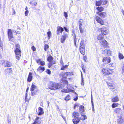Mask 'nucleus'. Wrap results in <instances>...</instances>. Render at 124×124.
Returning a JSON list of instances; mask_svg holds the SVG:
<instances>
[{
  "instance_id": "f257e3e1",
  "label": "nucleus",
  "mask_w": 124,
  "mask_h": 124,
  "mask_svg": "<svg viewBox=\"0 0 124 124\" xmlns=\"http://www.w3.org/2000/svg\"><path fill=\"white\" fill-rule=\"evenodd\" d=\"M99 30L101 31V33L102 34H100L98 35L97 37V39L98 40H100V42L101 40L104 39H103V35H106L108 33V30L106 29L105 27H104L101 28H100Z\"/></svg>"
},
{
  "instance_id": "f03ea898",
  "label": "nucleus",
  "mask_w": 124,
  "mask_h": 124,
  "mask_svg": "<svg viewBox=\"0 0 124 124\" xmlns=\"http://www.w3.org/2000/svg\"><path fill=\"white\" fill-rule=\"evenodd\" d=\"M16 48L14 51L16 57L17 59L19 60L21 57V50L20 45L18 44H16L15 45Z\"/></svg>"
},
{
  "instance_id": "7ed1b4c3",
  "label": "nucleus",
  "mask_w": 124,
  "mask_h": 124,
  "mask_svg": "<svg viewBox=\"0 0 124 124\" xmlns=\"http://www.w3.org/2000/svg\"><path fill=\"white\" fill-rule=\"evenodd\" d=\"M49 88L51 90H55L59 88V84L52 82H50L48 85Z\"/></svg>"
},
{
  "instance_id": "20e7f679",
  "label": "nucleus",
  "mask_w": 124,
  "mask_h": 124,
  "mask_svg": "<svg viewBox=\"0 0 124 124\" xmlns=\"http://www.w3.org/2000/svg\"><path fill=\"white\" fill-rule=\"evenodd\" d=\"M72 116L74 117V118L73 120L74 124H77L79 122L80 120L79 113L77 112H74L72 114Z\"/></svg>"
},
{
  "instance_id": "39448f33",
  "label": "nucleus",
  "mask_w": 124,
  "mask_h": 124,
  "mask_svg": "<svg viewBox=\"0 0 124 124\" xmlns=\"http://www.w3.org/2000/svg\"><path fill=\"white\" fill-rule=\"evenodd\" d=\"M85 45L84 44V40H82L79 46V50L80 52L83 54L84 55L85 54Z\"/></svg>"
},
{
  "instance_id": "423d86ee",
  "label": "nucleus",
  "mask_w": 124,
  "mask_h": 124,
  "mask_svg": "<svg viewBox=\"0 0 124 124\" xmlns=\"http://www.w3.org/2000/svg\"><path fill=\"white\" fill-rule=\"evenodd\" d=\"M34 83H33L30 88L31 91V94L32 96H34L36 94L38 91L37 87L34 85Z\"/></svg>"
},
{
  "instance_id": "0eeeda50",
  "label": "nucleus",
  "mask_w": 124,
  "mask_h": 124,
  "mask_svg": "<svg viewBox=\"0 0 124 124\" xmlns=\"http://www.w3.org/2000/svg\"><path fill=\"white\" fill-rule=\"evenodd\" d=\"M8 35L9 40L12 42H14L15 39L13 37V36L11 29H9L8 30Z\"/></svg>"
},
{
  "instance_id": "6e6552de",
  "label": "nucleus",
  "mask_w": 124,
  "mask_h": 124,
  "mask_svg": "<svg viewBox=\"0 0 124 124\" xmlns=\"http://www.w3.org/2000/svg\"><path fill=\"white\" fill-rule=\"evenodd\" d=\"M102 72L104 75L109 74L112 73V71L108 69H103L101 70Z\"/></svg>"
},
{
  "instance_id": "1a4fd4ad",
  "label": "nucleus",
  "mask_w": 124,
  "mask_h": 124,
  "mask_svg": "<svg viewBox=\"0 0 124 124\" xmlns=\"http://www.w3.org/2000/svg\"><path fill=\"white\" fill-rule=\"evenodd\" d=\"M110 61V58L109 57H104L103 58V62L105 64H108Z\"/></svg>"
},
{
  "instance_id": "9d476101",
  "label": "nucleus",
  "mask_w": 124,
  "mask_h": 124,
  "mask_svg": "<svg viewBox=\"0 0 124 124\" xmlns=\"http://www.w3.org/2000/svg\"><path fill=\"white\" fill-rule=\"evenodd\" d=\"M95 19L98 23L100 24L101 25L103 24V21L99 17L97 16L95 18Z\"/></svg>"
},
{
  "instance_id": "9b49d317",
  "label": "nucleus",
  "mask_w": 124,
  "mask_h": 124,
  "mask_svg": "<svg viewBox=\"0 0 124 124\" xmlns=\"http://www.w3.org/2000/svg\"><path fill=\"white\" fill-rule=\"evenodd\" d=\"M68 88V89H62V91L63 92H65V93H69V92H72V93H74L75 94H76V93H74L75 91L74 90H72L70 89H68V88Z\"/></svg>"
},
{
  "instance_id": "f8f14e48",
  "label": "nucleus",
  "mask_w": 124,
  "mask_h": 124,
  "mask_svg": "<svg viewBox=\"0 0 124 124\" xmlns=\"http://www.w3.org/2000/svg\"><path fill=\"white\" fill-rule=\"evenodd\" d=\"M63 28L59 26L57 27V33L58 35H59L60 33H61L63 31Z\"/></svg>"
},
{
  "instance_id": "ddd939ff",
  "label": "nucleus",
  "mask_w": 124,
  "mask_h": 124,
  "mask_svg": "<svg viewBox=\"0 0 124 124\" xmlns=\"http://www.w3.org/2000/svg\"><path fill=\"white\" fill-rule=\"evenodd\" d=\"M96 13L98 14L101 18H104L106 17V14L105 12L99 13V12H97Z\"/></svg>"
},
{
  "instance_id": "4468645a",
  "label": "nucleus",
  "mask_w": 124,
  "mask_h": 124,
  "mask_svg": "<svg viewBox=\"0 0 124 124\" xmlns=\"http://www.w3.org/2000/svg\"><path fill=\"white\" fill-rule=\"evenodd\" d=\"M100 43L103 46V47H105L107 45V42L105 39L102 40L100 41Z\"/></svg>"
},
{
  "instance_id": "2eb2a0df",
  "label": "nucleus",
  "mask_w": 124,
  "mask_h": 124,
  "mask_svg": "<svg viewBox=\"0 0 124 124\" xmlns=\"http://www.w3.org/2000/svg\"><path fill=\"white\" fill-rule=\"evenodd\" d=\"M68 37V35L67 34H64L62 35V37L61 39V42L62 43H63L66 39V38Z\"/></svg>"
},
{
  "instance_id": "dca6fc26",
  "label": "nucleus",
  "mask_w": 124,
  "mask_h": 124,
  "mask_svg": "<svg viewBox=\"0 0 124 124\" xmlns=\"http://www.w3.org/2000/svg\"><path fill=\"white\" fill-rule=\"evenodd\" d=\"M32 73L30 72L27 81L28 82H30L32 80Z\"/></svg>"
},
{
  "instance_id": "f3484780",
  "label": "nucleus",
  "mask_w": 124,
  "mask_h": 124,
  "mask_svg": "<svg viewBox=\"0 0 124 124\" xmlns=\"http://www.w3.org/2000/svg\"><path fill=\"white\" fill-rule=\"evenodd\" d=\"M38 115H41L43 114L44 112L43 111V108L40 107H39L38 109Z\"/></svg>"
},
{
  "instance_id": "a211bd4d",
  "label": "nucleus",
  "mask_w": 124,
  "mask_h": 124,
  "mask_svg": "<svg viewBox=\"0 0 124 124\" xmlns=\"http://www.w3.org/2000/svg\"><path fill=\"white\" fill-rule=\"evenodd\" d=\"M39 119V117H37L35 121L32 124H36L37 123V124H41V123L40 121H39L38 120Z\"/></svg>"
},
{
  "instance_id": "6ab92c4d",
  "label": "nucleus",
  "mask_w": 124,
  "mask_h": 124,
  "mask_svg": "<svg viewBox=\"0 0 124 124\" xmlns=\"http://www.w3.org/2000/svg\"><path fill=\"white\" fill-rule=\"evenodd\" d=\"M30 4L31 5L32 7H35L37 3L35 1H32L30 2Z\"/></svg>"
},
{
  "instance_id": "aec40b11",
  "label": "nucleus",
  "mask_w": 124,
  "mask_h": 124,
  "mask_svg": "<svg viewBox=\"0 0 124 124\" xmlns=\"http://www.w3.org/2000/svg\"><path fill=\"white\" fill-rule=\"evenodd\" d=\"M12 63L9 61H7L6 62V65H5V67H9L12 66Z\"/></svg>"
},
{
  "instance_id": "412c9836",
  "label": "nucleus",
  "mask_w": 124,
  "mask_h": 124,
  "mask_svg": "<svg viewBox=\"0 0 124 124\" xmlns=\"http://www.w3.org/2000/svg\"><path fill=\"white\" fill-rule=\"evenodd\" d=\"M119 101V98L117 96H116L113 98L111 99V101L112 102H116Z\"/></svg>"
},
{
  "instance_id": "4be33fe9",
  "label": "nucleus",
  "mask_w": 124,
  "mask_h": 124,
  "mask_svg": "<svg viewBox=\"0 0 124 124\" xmlns=\"http://www.w3.org/2000/svg\"><path fill=\"white\" fill-rule=\"evenodd\" d=\"M117 122L119 124L123 123L124 122V119L123 118L121 117L117 120Z\"/></svg>"
},
{
  "instance_id": "5701e85b",
  "label": "nucleus",
  "mask_w": 124,
  "mask_h": 124,
  "mask_svg": "<svg viewBox=\"0 0 124 124\" xmlns=\"http://www.w3.org/2000/svg\"><path fill=\"white\" fill-rule=\"evenodd\" d=\"M121 109L120 108H116L115 109L114 111L116 113H120L121 111Z\"/></svg>"
},
{
  "instance_id": "b1692460",
  "label": "nucleus",
  "mask_w": 124,
  "mask_h": 124,
  "mask_svg": "<svg viewBox=\"0 0 124 124\" xmlns=\"http://www.w3.org/2000/svg\"><path fill=\"white\" fill-rule=\"evenodd\" d=\"M84 21L82 19H80L78 21L79 27H82V23H83Z\"/></svg>"
},
{
  "instance_id": "393cba45",
  "label": "nucleus",
  "mask_w": 124,
  "mask_h": 124,
  "mask_svg": "<svg viewBox=\"0 0 124 124\" xmlns=\"http://www.w3.org/2000/svg\"><path fill=\"white\" fill-rule=\"evenodd\" d=\"M102 0H100L98 1H96V6H100L102 4Z\"/></svg>"
},
{
  "instance_id": "a878e982",
  "label": "nucleus",
  "mask_w": 124,
  "mask_h": 124,
  "mask_svg": "<svg viewBox=\"0 0 124 124\" xmlns=\"http://www.w3.org/2000/svg\"><path fill=\"white\" fill-rule=\"evenodd\" d=\"M87 117L85 115H84L83 114L81 115V116L80 117V120L81 119L82 120H84L86 119Z\"/></svg>"
},
{
  "instance_id": "bb28decb",
  "label": "nucleus",
  "mask_w": 124,
  "mask_h": 124,
  "mask_svg": "<svg viewBox=\"0 0 124 124\" xmlns=\"http://www.w3.org/2000/svg\"><path fill=\"white\" fill-rule=\"evenodd\" d=\"M118 57L120 59H122L124 58V57L123 54L119 53L118 54Z\"/></svg>"
},
{
  "instance_id": "cd10ccee",
  "label": "nucleus",
  "mask_w": 124,
  "mask_h": 124,
  "mask_svg": "<svg viewBox=\"0 0 124 124\" xmlns=\"http://www.w3.org/2000/svg\"><path fill=\"white\" fill-rule=\"evenodd\" d=\"M73 37L74 40V44L75 45L76 47H77V45L76 44V42L77 41V38L76 35L75 34H74Z\"/></svg>"
},
{
  "instance_id": "c85d7f7f",
  "label": "nucleus",
  "mask_w": 124,
  "mask_h": 124,
  "mask_svg": "<svg viewBox=\"0 0 124 124\" xmlns=\"http://www.w3.org/2000/svg\"><path fill=\"white\" fill-rule=\"evenodd\" d=\"M84 107L82 105L80 106L79 108L80 112L81 113L83 112L84 111Z\"/></svg>"
},
{
  "instance_id": "c756f323",
  "label": "nucleus",
  "mask_w": 124,
  "mask_h": 124,
  "mask_svg": "<svg viewBox=\"0 0 124 124\" xmlns=\"http://www.w3.org/2000/svg\"><path fill=\"white\" fill-rule=\"evenodd\" d=\"M119 104L117 103H113L112 105V108H115L118 106Z\"/></svg>"
},
{
  "instance_id": "7c9ffc66",
  "label": "nucleus",
  "mask_w": 124,
  "mask_h": 124,
  "mask_svg": "<svg viewBox=\"0 0 124 124\" xmlns=\"http://www.w3.org/2000/svg\"><path fill=\"white\" fill-rule=\"evenodd\" d=\"M45 68L43 67L40 66L37 69V70L39 71L41 70L42 71H44L45 70Z\"/></svg>"
},
{
  "instance_id": "2f4dec72",
  "label": "nucleus",
  "mask_w": 124,
  "mask_h": 124,
  "mask_svg": "<svg viewBox=\"0 0 124 124\" xmlns=\"http://www.w3.org/2000/svg\"><path fill=\"white\" fill-rule=\"evenodd\" d=\"M107 84L108 85V87L110 89H113L114 88V86H113V85L111 83H107Z\"/></svg>"
},
{
  "instance_id": "473e14b6",
  "label": "nucleus",
  "mask_w": 124,
  "mask_h": 124,
  "mask_svg": "<svg viewBox=\"0 0 124 124\" xmlns=\"http://www.w3.org/2000/svg\"><path fill=\"white\" fill-rule=\"evenodd\" d=\"M97 9L100 12L104 10V8L102 7H98L97 8Z\"/></svg>"
},
{
  "instance_id": "72a5a7b5",
  "label": "nucleus",
  "mask_w": 124,
  "mask_h": 124,
  "mask_svg": "<svg viewBox=\"0 0 124 124\" xmlns=\"http://www.w3.org/2000/svg\"><path fill=\"white\" fill-rule=\"evenodd\" d=\"M47 35L48 38V39H49L51 37V33L50 31H48L47 32Z\"/></svg>"
},
{
  "instance_id": "f704fd0d",
  "label": "nucleus",
  "mask_w": 124,
  "mask_h": 124,
  "mask_svg": "<svg viewBox=\"0 0 124 124\" xmlns=\"http://www.w3.org/2000/svg\"><path fill=\"white\" fill-rule=\"evenodd\" d=\"M53 57L51 56H50L48 57L47 58V60L49 61V62H51L53 60Z\"/></svg>"
},
{
  "instance_id": "c9c22d12",
  "label": "nucleus",
  "mask_w": 124,
  "mask_h": 124,
  "mask_svg": "<svg viewBox=\"0 0 124 124\" xmlns=\"http://www.w3.org/2000/svg\"><path fill=\"white\" fill-rule=\"evenodd\" d=\"M6 71L7 73H9L11 72L12 69L11 68L7 69L6 70Z\"/></svg>"
},
{
  "instance_id": "e433bc0d",
  "label": "nucleus",
  "mask_w": 124,
  "mask_h": 124,
  "mask_svg": "<svg viewBox=\"0 0 124 124\" xmlns=\"http://www.w3.org/2000/svg\"><path fill=\"white\" fill-rule=\"evenodd\" d=\"M72 74H73L72 72H67L65 73L64 75L65 76L66 75V76H67L68 75H71Z\"/></svg>"
},
{
  "instance_id": "4c0bfd02",
  "label": "nucleus",
  "mask_w": 124,
  "mask_h": 124,
  "mask_svg": "<svg viewBox=\"0 0 124 124\" xmlns=\"http://www.w3.org/2000/svg\"><path fill=\"white\" fill-rule=\"evenodd\" d=\"M80 32L81 33H83L84 32V29L82 28V27H79Z\"/></svg>"
},
{
  "instance_id": "58836bf2",
  "label": "nucleus",
  "mask_w": 124,
  "mask_h": 124,
  "mask_svg": "<svg viewBox=\"0 0 124 124\" xmlns=\"http://www.w3.org/2000/svg\"><path fill=\"white\" fill-rule=\"evenodd\" d=\"M105 52H107V54L108 55H110L111 53V51L110 50H105Z\"/></svg>"
},
{
  "instance_id": "ea45409f",
  "label": "nucleus",
  "mask_w": 124,
  "mask_h": 124,
  "mask_svg": "<svg viewBox=\"0 0 124 124\" xmlns=\"http://www.w3.org/2000/svg\"><path fill=\"white\" fill-rule=\"evenodd\" d=\"M68 66V65H67L63 66L61 68V70H65V69Z\"/></svg>"
},
{
  "instance_id": "a19ab883",
  "label": "nucleus",
  "mask_w": 124,
  "mask_h": 124,
  "mask_svg": "<svg viewBox=\"0 0 124 124\" xmlns=\"http://www.w3.org/2000/svg\"><path fill=\"white\" fill-rule=\"evenodd\" d=\"M49 47L48 45L46 44L45 45L44 50L45 51H46L47 49Z\"/></svg>"
},
{
  "instance_id": "79ce46f5",
  "label": "nucleus",
  "mask_w": 124,
  "mask_h": 124,
  "mask_svg": "<svg viewBox=\"0 0 124 124\" xmlns=\"http://www.w3.org/2000/svg\"><path fill=\"white\" fill-rule=\"evenodd\" d=\"M121 68L122 69V73L123 74H124V64H123Z\"/></svg>"
},
{
  "instance_id": "37998d69",
  "label": "nucleus",
  "mask_w": 124,
  "mask_h": 124,
  "mask_svg": "<svg viewBox=\"0 0 124 124\" xmlns=\"http://www.w3.org/2000/svg\"><path fill=\"white\" fill-rule=\"evenodd\" d=\"M70 97L69 95L67 96L65 98V99L66 101H68L70 100Z\"/></svg>"
},
{
  "instance_id": "c03bdc74",
  "label": "nucleus",
  "mask_w": 124,
  "mask_h": 124,
  "mask_svg": "<svg viewBox=\"0 0 124 124\" xmlns=\"http://www.w3.org/2000/svg\"><path fill=\"white\" fill-rule=\"evenodd\" d=\"M39 64L41 65L44 66L45 64V63L44 61H41L40 62V63Z\"/></svg>"
},
{
  "instance_id": "a18cd8bd",
  "label": "nucleus",
  "mask_w": 124,
  "mask_h": 124,
  "mask_svg": "<svg viewBox=\"0 0 124 124\" xmlns=\"http://www.w3.org/2000/svg\"><path fill=\"white\" fill-rule=\"evenodd\" d=\"M50 64L51 65H52L54 64L55 63V62L54 61H53V60L50 62Z\"/></svg>"
},
{
  "instance_id": "49530a36",
  "label": "nucleus",
  "mask_w": 124,
  "mask_h": 124,
  "mask_svg": "<svg viewBox=\"0 0 124 124\" xmlns=\"http://www.w3.org/2000/svg\"><path fill=\"white\" fill-rule=\"evenodd\" d=\"M29 13V11L28 10H26L25 11V16H27L28 14Z\"/></svg>"
},
{
  "instance_id": "de8ad7c7",
  "label": "nucleus",
  "mask_w": 124,
  "mask_h": 124,
  "mask_svg": "<svg viewBox=\"0 0 124 124\" xmlns=\"http://www.w3.org/2000/svg\"><path fill=\"white\" fill-rule=\"evenodd\" d=\"M64 16L67 19V17H68V15L66 12H64Z\"/></svg>"
},
{
  "instance_id": "09e8293b",
  "label": "nucleus",
  "mask_w": 124,
  "mask_h": 124,
  "mask_svg": "<svg viewBox=\"0 0 124 124\" xmlns=\"http://www.w3.org/2000/svg\"><path fill=\"white\" fill-rule=\"evenodd\" d=\"M64 28L66 31L67 32H69V30H68V29H67V28H66V27H64Z\"/></svg>"
},
{
  "instance_id": "8fccbe9b",
  "label": "nucleus",
  "mask_w": 124,
  "mask_h": 124,
  "mask_svg": "<svg viewBox=\"0 0 124 124\" xmlns=\"http://www.w3.org/2000/svg\"><path fill=\"white\" fill-rule=\"evenodd\" d=\"M46 72L49 74H50L51 73V71L49 70H47L46 71Z\"/></svg>"
},
{
  "instance_id": "3c124183",
  "label": "nucleus",
  "mask_w": 124,
  "mask_h": 124,
  "mask_svg": "<svg viewBox=\"0 0 124 124\" xmlns=\"http://www.w3.org/2000/svg\"><path fill=\"white\" fill-rule=\"evenodd\" d=\"M81 84L82 85H84V80L83 79H82Z\"/></svg>"
},
{
  "instance_id": "603ef678",
  "label": "nucleus",
  "mask_w": 124,
  "mask_h": 124,
  "mask_svg": "<svg viewBox=\"0 0 124 124\" xmlns=\"http://www.w3.org/2000/svg\"><path fill=\"white\" fill-rule=\"evenodd\" d=\"M107 0H105L103 2V4L105 5L107 3Z\"/></svg>"
},
{
  "instance_id": "864d4df0",
  "label": "nucleus",
  "mask_w": 124,
  "mask_h": 124,
  "mask_svg": "<svg viewBox=\"0 0 124 124\" xmlns=\"http://www.w3.org/2000/svg\"><path fill=\"white\" fill-rule=\"evenodd\" d=\"M32 50L33 51H35L36 50V48H35L34 46H33L32 47Z\"/></svg>"
},
{
  "instance_id": "5fc2aeb1",
  "label": "nucleus",
  "mask_w": 124,
  "mask_h": 124,
  "mask_svg": "<svg viewBox=\"0 0 124 124\" xmlns=\"http://www.w3.org/2000/svg\"><path fill=\"white\" fill-rule=\"evenodd\" d=\"M41 61L40 60V59H39L38 60H37V63H39V65L40 63V62Z\"/></svg>"
},
{
  "instance_id": "6e6d98bb",
  "label": "nucleus",
  "mask_w": 124,
  "mask_h": 124,
  "mask_svg": "<svg viewBox=\"0 0 124 124\" xmlns=\"http://www.w3.org/2000/svg\"><path fill=\"white\" fill-rule=\"evenodd\" d=\"M0 47L2 48L3 46V45L2 44V42H0Z\"/></svg>"
},
{
  "instance_id": "4d7b16f0",
  "label": "nucleus",
  "mask_w": 124,
  "mask_h": 124,
  "mask_svg": "<svg viewBox=\"0 0 124 124\" xmlns=\"http://www.w3.org/2000/svg\"><path fill=\"white\" fill-rule=\"evenodd\" d=\"M21 34V32L19 31H16V34L17 35V34Z\"/></svg>"
},
{
  "instance_id": "13d9d810",
  "label": "nucleus",
  "mask_w": 124,
  "mask_h": 124,
  "mask_svg": "<svg viewBox=\"0 0 124 124\" xmlns=\"http://www.w3.org/2000/svg\"><path fill=\"white\" fill-rule=\"evenodd\" d=\"M78 99V97H77L75 98L74 99V100L75 101H76Z\"/></svg>"
},
{
  "instance_id": "bf43d9fd",
  "label": "nucleus",
  "mask_w": 124,
  "mask_h": 124,
  "mask_svg": "<svg viewBox=\"0 0 124 124\" xmlns=\"http://www.w3.org/2000/svg\"><path fill=\"white\" fill-rule=\"evenodd\" d=\"M75 31L74 30H72V36L73 35H74V34Z\"/></svg>"
},
{
  "instance_id": "052dcab7",
  "label": "nucleus",
  "mask_w": 124,
  "mask_h": 124,
  "mask_svg": "<svg viewBox=\"0 0 124 124\" xmlns=\"http://www.w3.org/2000/svg\"><path fill=\"white\" fill-rule=\"evenodd\" d=\"M27 93H26V96H25V99L26 100V99L27 98V92H26Z\"/></svg>"
},
{
  "instance_id": "680f3d73",
  "label": "nucleus",
  "mask_w": 124,
  "mask_h": 124,
  "mask_svg": "<svg viewBox=\"0 0 124 124\" xmlns=\"http://www.w3.org/2000/svg\"><path fill=\"white\" fill-rule=\"evenodd\" d=\"M78 104H75L74 106V108H75L77 106H78Z\"/></svg>"
},
{
  "instance_id": "e2e57ef3",
  "label": "nucleus",
  "mask_w": 124,
  "mask_h": 124,
  "mask_svg": "<svg viewBox=\"0 0 124 124\" xmlns=\"http://www.w3.org/2000/svg\"><path fill=\"white\" fill-rule=\"evenodd\" d=\"M91 101V103H92V106H94L93 103V101Z\"/></svg>"
},
{
  "instance_id": "0e129e2a",
  "label": "nucleus",
  "mask_w": 124,
  "mask_h": 124,
  "mask_svg": "<svg viewBox=\"0 0 124 124\" xmlns=\"http://www.w3.org/2000/svg\"><path fill=\"white\" fill-rule=\"evenodd\" d=\"M60 62H61V63L62 64V65L63 64V61L62 60H61V61Z\"/></svg>"
},
{
  "instance_id": "69168bd1",
  "label": "nucleus",
  "mask_w": 124,
  "mask_h": 124,
  "mask_svg": "<svg viewBox=\"0 0 124 124\" xmlns=\"http://www.w3.org/2000/svg\"><path fill=\"white\" fill-rule=\"evenodd\" d=\"M82 69L84 71V72H85V68L84 67H82Z\"/></svg>"
},
{
  "instance_id": "338daca9",
  "label": "nucleus",
  "mask_w": 124,
  "mask_h": 124,
  "mask_svg": "<svg viewBox=\"0 0 124 124\" xmlns=\"http://www.w3.org/2000/svg\"><path fill=\"white\" fill-rule=\"evenodd\" d=\"M12 31L14 33H16V31H15L14 30L13 31Z\"/></svg>"
},
{
  "instance_id": "774afa93",
  "label": "nucleus",
  "mask_w": 124,
  "mask_h": 124,
  "mask_svg": "<svg viewBox=\"0 0 124 124\" xmlns=\"http://www.w3.org/2000/svg\"><path fill=\"white\" fill-rule=\"evenodd\" d=\"M8 123H10V122H11V121H10V120H9V119H8Z\"/></svg>"
}]
</instances>
